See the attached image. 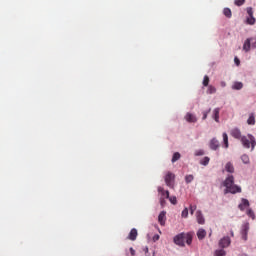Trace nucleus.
I'll use <instances>...</instances> for the list:
<instances>
[{
    "label": "nucleus",
    "mask_w": 256,
    "mask_h": 256,
    "mask_svg": "<svg viewBox=\"0 0 256 256\" xmlns=\"http://www.w3.org/2000/svg\"><path fill=\"white\" fill-rule=\"evenodd\" d=\"M223 186L226 188L224 189V194L230 193L235 195L236 193H242V188L235 184V177L233 175H229L224 179Z\"/></svg>",
    "instance_id": "1"
},
{
    "label": "nucleus",
    "mask_w": 256,
    "mask_h": 256,
    "mask_svg": "<svg viewBox=\"0 0 256 256\" xmlns=\"http://www.w3.org/2000/svg\"><path fill=\"white\" fill-rule=\"evenodd\" d=\"M174 243L176 246L179 247H185L186 245H191L192 244V236L191 234L188 233H179L178 235H175L174 237Z\"/></svg>",
    "instance_id": "2"
},
{
    "label": "nucleus",
    "mask_w": 256,
    "mask_h": 256,
    "mask_svg": "<svg viewBox=\"0 0 256 256\" xmlns=\"http://www.w3.org/2000/svg\"><path fill=\"white\" fill-rule=\"evenodd\" d=\"M237 140H240L241 145H243L244 148H251V151H253L254 148L256 147V138H254L252 134H248L247 136H243V138Z\"/></svg>",
    "instance_id": "3"
},
{
    "label": "nucleus",
    "mask_w": 256,
    "mask_h": 256,
    "mask_svg": "<svg viewBox=\"0 0 256 256\" xmlns=\"http://www.w3.org/2000/svg\"><path fill=\"white\" fill-rule=\"evenodd\" d=\"M246 11H247V15H248V17H247V19H246V23H247L248 25H254V24H256V18H254V16H253V14H254L253 8H252V7H248V8L246 9Z\"/></svg>",
    "instance_id": "4"
},
{
    "label": "nucleus",
    "mask_w": 256,
    "mask_h": 256,
    "mask_svg": "<svg viewBox=\"0 0 256 256\" xmlns=\"http://www.w3.org/2000/svg\"><path fill=\"white\" fill-rule=\"evenodd\" d=\"M174 181H175V175L171 172H168L167 175H165V184L170 187L171 189L174 188Z\"/></svg>",
    "instance_id": "5"
},
{
    "label": "nucleus",
    "mask_w": 256,
    "mask_h": 256,
    "mask_svg": "<svg viewBox=\"0 0 256 256\" xmlns=\"http://www.w3.org/2000/svg\"><path fill=\"white\" fill-rule=\"evenodd\" d=\"M230 136H232L236 140H240L241 138L244 137V136H242V132L240 131L239 128H234V129L230 130Z\"/></svg>",
    "instance_id": "6"
},
{
    "label": "nucleus",
    "mask_w": 256,
    "mask_h": 256,
    "mask_svg": "<svg viewBox=\"0 0 256 256\" xmlns=\"http://www.w3.org/2000/svg\"><path fill=\"white\" fill-rule=\"evenodd\" d=\"M230 245V238L229 237H224L220 239L219 241V247L220 248H227Z\"/></svg>",
    "instance_id": "7"
},
{
    "label": "nucleus",
    "mask_w": 256,
    "mask_h": 256,
    "mask_svg": "<svg viewBox=\"0 0 256 256\" xmlns=\"http://www.w3.org/2000/svg\"><path fill=\"white\" fill-rule=\"evenodd\" d=\"M209 147H210V149H212L213 151H217L218 148L220 147L219 141L216 140V138H213L212 140H210Z\"/></svg>",
    "instance_id": "8"
},
{
    "label": "nucleus",
    "mask_w": 256,
    "mask_h": 256,
    "mask_svg": "<svg viewBox=\"0 0 256 256\" xmlns=\"http://www.w3.org/2000/svg\"><path fill=\"white\" fill-rule=\"evenodd\" d=\"M249 200L246 198H241V204H239V210L240 211H245L246 208L249 207Z\"/></svg>",
    "instance_id": "9"
},
{
    "label": "nucleus",
    "mask_w": 256,
    "mask_h": 256,
    "mask_svg": "<svg viewBox=\"0 0 256 256\" xmlns=\"http://www.w3.org/2000/svg\"><path fill=\"white\" fill-rule=\"evenodd\" d=\"M158 223L161 226L166 225V211H161L160 215H158Z\"/></svg>",
    "instance_id": "10"
},
{
    "label": "nucleus",
    "mask_w": 256,
    "mask_h": 256,
    "mask_svg": "<svg viewBox=\"0 0 256 256\" xmlns=\"http://www.w3.org/2000/svg\"><path fill=\"white\" fill-rule=\"evenodd\" d=\"M185 120L188 123H197V117L192 113H186Z\"/></svg>",
    "instance_id": "11"
},
{
    "label": "nucleus",
    "mask_w": 256,
    "mask_h": 256,
    "mask_svg": "<svg viewBox=\"0 0 256 256\" xmlns=\"http://www.w3.org/2000/svg\"><path fill=\"white\" fill-rule=\"evenodd\" d=\"M196 221L198 222L199 225L205 224V218L202 215L201 211H196Z\"/></svg>",
    "instance_id": "12"
},
{
    "label": "nucleus",
    "mask_w": 256,
    "mask_h": 256,
    "mask_svg": "<svg viewBox=\"0 0 256 256\" xmlns=\"http://www.w3.org/2000/svg\"><path fill=\"white\" fill-rule=\"evenodd\" d=\"M158 193H160L161 198L166 199V198L170 197V192L164 190L163 187H161V186H158Z\"/></svg>",
    "instance_id": "13"
},
{
    "label": "nucleus",
    "mask_w": 256,
    "mask_h": 256,
    "mask_svg": "<svg viewBox=\"0 0 256 256\" xmlns=\"http://www.w3.org/2000/svg\"><path fill=\"white\" fill-rule=\"evenodd\" d=\"M137 238V230L136 228H133L129 232V236L127 237L128 240L130 241H135Z\"/></svg>",
    "instance_id": "14"
},
{
    "label": "nucleus",
    "mask_w": 256,
    "mask_h": 256,
    "mask_svg": "<svg viewBox=\"0 0 256 256\" xmlns=\"http://www.w3.org/2000/svg\"><path fill=\"white\" fill-rule=\"evenodd\" d=\"M196 236L199 240H204L206 237V230L204 228H200L198 232H196Z\"/></svg>",
    "instance_id": "15"
},
{
    "label": "nucleus",
    "mask_w": 256,
    "mask_h": 256,
    "mask_svg": "<svg viewBox=\"0 0 256 256\" xmlns=\"http://www.w3.org/2000/svg\"><path fill=\"white\" fill-rule=\"evenodd\" d=\"M224 169L227 171V173L233 174L235 172V168L233 167V164L231 162H227Z\"/></svg>",
    "instance_id": "16"
},
{
    "label": "nucleus",
    "mask_w": 256,
    "mask_h": 256,
    "mask_svg": "<svg viewBox=\"0 0 256 256\" xmlns=\"http://www.w3.org/2000/svg\"><path fill=\"white\" fill-rule=\"evenodd\" d=\"M249 231V226L246 225L243 227V230H241V238L244 240V241H247V233Z\"/></svg>",
    "instance_id": "17"
},
{
    "label": "nucleus",
    "mask_w": 256,
    "mask_h": 256,
    "mask_svg": "<svg viewBox=\"0 0 256 256\" xmlns=\"http://www.w3.org/2000/svg\"><path fill=\"white\" fill-rule=\"evenodd\" d=\"M221 111L220 108H215L213 110V119L215 120L216 123H219V112Z\"/></svg>",
    "instance_id": "18"
},
{
    "label": "nucleus",
    "mask_w": 256,
    "mask_h": 256,
    "mask_svg": "<svg viewBox=\"0 0 256 256\" xmlns=\"http://www.w3.org/2000/svg\"><path fill=\"white\" fill-rule=\"evenodd\" d=\"M233 90L239 91L243 89V83L242 82H234L232 86Z\"/></svg>",
    "instance_id": "19"
},
{
    "label": "nucleus",
    "mask_w": 256,
    "mask_h": 256,
    "mask_svg": "<svg viewBox=\"0 0 256 256\" xmlns=\"http://www.w3.org/2000/svg\"><path fill=\"white\" fill-rule=\"evenodd\" d=\"M223 143H224V148H228L229 147V141H228V134L226 132H223Z\"/></svg>",
    "instance_id": "20"
},
{
    "label": "nucleus",
    "mask_w": 256,
    "mask_h": 256,
    "mask_svg": "<svg viewBox=\"0 0 256 256\" xmlns=\"http://www.w3.org/2000/svg\"><path fill=\"white\" fill-rule=\"evenodd\" d=\"M247 124L248 125H255L256 124V119L254 118L253 113H251L250 116L248 117Z\"/></svg>",
    "instance_id": "21"
},
{
    "label": "nucleus",
    "mask_w": 256,
    "mask_h": 256,
    "mask_svg": "<svg viewBox=\"0 0 256 256\" xmlns=\"http://www.w3.org/2000/svg\"><path fill=\"white\" fill-rule=\"evenodd\" d=\"M223 15L226 16V18H232V10H230L229 8H224Z\"/></svg>",
    "instance_id": "22"
},
{
    "label": "nucleus",
    "mask_w": 256,
    "mask_h": 256,
    "mask_svg": "<svg viewBox=\"0 0 256 256\" xmlns=\"http://www.w3.org/2000/svg\"><path fill=\"white\" fill-rule=\"evenodd\" d=\"M250 46H251L250 39H247L244 42L243 50L246 51V52H249L250 51Z\"/></svg>",
    "instance_id": "23"
},
{
    "label": "nucleus",
    "mask_w": 256,
    "mask_h": 256,
    "mask_svg": "<svg viewBox=\"0 0 256 256\" xmlns=\"http://www.w3.org/2000/svg\"><path fill=\"white\" fill-rule=\"evenodd\" d=\"M181 154L179 152H175L174 155H172V163H176L178 160H180Z\"/></svg>",
    "instance_id": "24"
},
{
    "label": "nucleus",
    "mask_w": 256,
    "mask_h": 256,
    "mask_svg": "<svg viewBox=\"0 0 256 256\" xmlns=\"http://www.w3.org/2000/svg\"><path fill=\"white\" fill-rule=\"evenodd\" d=\"M241 162H243L244 164H249L250 163L249 156L247 154L241 155Z\"/></svg>",
    "instance_id": "25"
},
{
    "label": "nucleus",
    "mask_w": 256,
    "mask_h": 256,
    "mask_svg": "<svg viewBox=\"0 0 256 256\" xmlns=\"http://www.w3.org/2000/svg\"><path fill=\"white\" fill-rule=\"evenodd\" d=\"M209 95L215 94L216 93V88L215 86L208 85V90L206 91Z\"/></svg>",
    "instance_id": "26"
},
{
    "label": "nucleus",
    "mask_w": 256,
    "mask_h": 256,
    "mask_svg": "<svg viewBox=\"0 0 256 256\" xmlns=\"http://www.w3.org/2000/svg\"><path fill=\"white\" fill-rule=\"evenodd\" d=\"M165 199H168L172 205H177V197L175 196H168V198H165Z\"/></svg>",
    "instance_id": "27"
},
{
    "label": "nucleus",
    "mask_w": 256,
    "mask_h": 256,
    "mask_svg": "<svg viewBox=\"0 0 256 256\" xmlns=\"http://www.w3.org/2000/svg\"><path fill=\"white\" fill-rule=\"evenodd\" d=\"M192 181H194V176L193 175L189 174V175L185 176V182L187 184L191 183Z\"/></svg>",
    "instance_id": "28"
},
{
    "label": "nucleus",
    "mask_w": 256,
    "mask_h": 256,
    "mask_svg": "<svg viewBox=\"0 0 256 256\" xmlns=\"http://www.w3.org/2000/svg\"><path fill=\"white\" fill-rule=\"evenodd\" d=\"M209 157H203L202 161H200V164L203 166H207L209 164Z\"/></svg>",
    "instance_id": "29"
},
{
    "label": "nucleus",
    "mask_w": 256,
    "mask_h": 256,
    "mask_svg": "<svg viewBox=\"0 0 256 256\" xmlns=\"http://www.w3.org/2000/svg\"><path fill=\"white\" fill-rule=\"evenodd\" d=\"M247 216L250 217L253 220L256 218V215L254 214L252 209L247 210Z\"/></svg>",
    "instance_id": "30"
},
{
    "label": "nucleus",
    "mask_w": 256,
    "mask_h": 256,
    "mask_svg": "<svg viewBox=\"0 0 256 256\" xmlns=\"http://www.w3.org/2000/svg\"><path fill=\"white\" fill-rule=\"evenodd\" d=\"M225 255H226L225 250L220 249L215 251V256H225Z\"/></svg>",
    "instance_id": "31"
},
{
    "label": "nucleus",
    "mask_w": 256,
    "mask_h": 256,
    "mask_svg": "<svg viewBox=\"0 0 256 256\" xmlns=\"http://www.w3.org/2000/svg\"><path fill=\"white\" fill-rule=\"evenodd\" d=\"M203 86L205 87L209 86V77L207 75L203 77Z\"/></svg>",
    "instance_id": "32"
},
{
    "label": "nucleus",
    "mask_w": 256,
    "mask_h": 256,
    "mask_svg": "<svg viewBox=\"0 0 256 256\" xmlns=\"http://www.w3.org/2000/svg\"><path fill=\"white\" fill-rule=\"evenodd\" d=\"M245 1L246 0H235L234 1V5H237V6H242V5H244L245 4Z\"/></svg>",
    "instance_id": "33"
},
{
    "label": "nucleus",
    "mask_w": 256,
    "mask_h": 256,
    "mask_svg": "<svg viewBox=\"0 0 256 256\" xmlns=\"http://www.w3.org/2000/svg\"><path fill=\"white\" fill-rule=\"evenodd\" d=\"M204 155H205L204 150H196V152H195L196 157H201V156H204Z\"/></svg>",
    "instance_id": "34"
},
{
    "label": "nucleus",
    "mask_w": 256,
    "mask_h": 256,
    "mask_svg": "<svg viewBox=\"0 0 256 256\" xmlns=\"http://www.w3.org/2000/svg\"><path fill=\"white\" fill-rule=\"evenodd\" d=\"M195 211H197V206L195 205L189 206V212L191 213V215H194Z\"/></svg>",
    "instance_id": "35"
},
{
    "label": "nucleus",
    "mask_w": 256,
    "mask_h": 256,
    "mask_svg": "<svg viewBox=\"0 0 256 256\" xmlns=\"http://www.w3.org/2000/svg\"><path fill=\"white\" fill-rule=\"evenodd\" d=\"M182 218H188V208H184L181 214Z\"/></svg>",
    "instance_id": "36"
},
{
    "label": "nucleus",
    "mask_w": 256,
    "mask_h": 256,
    "mask_svg": "<svg viewBox=\"0 0 256 256\" xmlns=\"http://www.w3.org/2000/svg\"><path fill=\"white\" fill-rule=\"evenodd\" d=\"M211 113V108H209L208 111L203 112V117L202 120H206V118H208V114Z\"/></svg>",
    "instance_id": "37"
},
{
    "label": "nucleus",
    "mask_w": 256,
    "mask_h": 256,
    "mask_svg": "<svg viewBox=\"0 0 256 256\" xmlns=\"http://www.w3.org/2000/svg\"><path fill=\"white\" fill-rule=\"evenodd\" d=\"M250 43H251V46L256 48V38H250Z\"/></svg>",
    "instance_id": "38"
},
{
    "label": "nucleus",
    "mask_w": 256,
    "mask_h": 256,
    "mask_svg": "<svg viewBox=\"0 0 256 256\" xmlns=\"http://www.w3.org/2000/svg\"><path fill=\"white\" fill-rule=\"evenodd\" d=\"M160 204L163 207L166 204V198L160 197Z\"/></svg>",
    "instance_id": "39"
},
{
    "label": "nucleus",
    "mask_w": 256,
    "mask_h": 256,
    "mask_svg": "<svg viewBox=\"0 0 256 256\" xmlns=\"http://www.w3.org/2000/svg\"><path fill=\"white\" fill-rule=\"evenodd\" d=\"M234 63H235L237 66H239V65H240V60H239V58L234 57Z\"/></svg>",
    "instance_id": "40"
},
{
    "label": "nucleus",
    "mask_w": 256,
    "mask_h": 256,
    "mask_svg": "<svg viewBox=\"0 0 256 256\" xmlns=\"http://www.w3.org/2000/svg\"><path fill=\"white\" fill-rule=\"evenodd\" d=\"M130 254H131V256L136 255V251L132 247L130 248Z\"/></svg>",
    "instance_id": "41"
},
{
    "label": "nucleus",
    "mask_w": 256,
    "mask_h": 256,
    "mask_svg": "<svg viewBox=\"0 0 256 256\" xmlns=\"http://www.w3.org/2000/svg\"><path fill=\"white\" fill-rule=\"evenodd\" d=\"M220 86H222L223 88L226 87V82H220Z\"/></svg>",
    "instance_id": "42"
},
{
    "label": "nucleus",
    "mask_w": 256,
    "mask_h": 256,
    "mask_svg": "<svg viewBox=\"0 0 256 256\" xmlns=\"http://www.w3.org/2000/svg\"><path fill=\"white\" fill-rule=\"evenodd\" d=\"M145 252H146V253L149 252V248L146 247V248H145Z\"/></svg>",
    "instance_id": "43"
},
{
    "label": "nucleus",
    "mask_w": 256,
    "mask_h": 256,
    "mask_svg": "<svg viewBox=\"0 0 256 256\" xmlns=\"http://www.w3.org/2000/svg\"><path fill=\"white\" fill-rule=\"evenodd\" d=\"M231 236H232V237L234 236L233 232H231Z\"/></svg>",
    "instance_id": "44"
},
{
    "label": "nucleus",
    "mask_w": 256,
    "mask_h": 256,
    "mask_svg": "<svg viewBox=\"0 0 256 256\" xmlns=\"http://www.w3.org/2000/svg\"><path fill=\"white\" fill-rule=\"evenodd\" d=\"M211 235H212V233L210 232V233H209V237H211Z\"/></svg>",
    "instance_id": "45"
}]
</instances>
